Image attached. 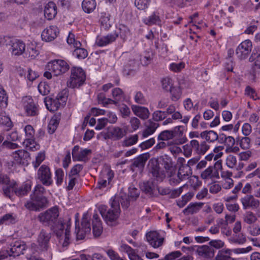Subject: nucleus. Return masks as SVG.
I'll list each match as a JSON object with an SVG mask.
<instances>
[{
    "label": "nucleus",
    "mask_w": 260,
    "mask_h": 260,
    "mask_svg": "<svg viewBox=\"0 0 260 260\" xmlns=\"http://www.w3.org/2000/svg\"><path fill=\"white\" fill-rule=\"evenodd\" d=\"M25 47V44L23 41L14 39L11 43V47L9 48V50L13 55L19 56L24 53Z\"/></svg>",
    "instance_id": "ddd939ff"
},
{
    "label": "nucleus",
    "mask_w": 260,
    "mask_h": 260,
    "mask_svg": "<svg viewBox=\"0 0 260 260\" xmlns=\"http://www.w3.org/2000/svg\"><path fill=\"white\" fill-rule=\"evenodd\" d=\"M203 205V204L201 203H190L183 210V213L185 215L196 213L201 209Z\"/></svg>",
    "instance_id": "2f4dec72"
},
{
    "label": "nucleus",
    "mask_w": 260,
    "mask_h": 260,
    "mask_svg": "<svg viewBox=\"0 0 260 260\" xmlns=\"http://www.w3.org/2000/svg\"><path fill=\"white\" fill-rule=\"evenodd\" d=\"M57 14L56 7L54 3L49 2L45 7L44 16L48 20L53 19Z\"/></svg>",
    "instance_id": "a878e982"
},
{
    "label": "nucleus",
    "mask_w": 260,
    "mask_h": 260,
    "mask_svg": "<svg viewBox=\"0 0 260 260\" xmlns=\"http://www.w3.org/2000/svg\"><path fill=\"white\" fill-rule=\"evenodd\" d=\"M24 53L26 56L31 58H35L39 54V51L36 48V46L33 44L28 45L26 51H25Z\"/></svg>",
    "instance_id": "09e8293b"
},
{
    "label": "nucleus",
    "mask_w": 260,
    "mask_h": 260,
    "mask_svg": "<svg viewBox=\"0 0 260 260\" xmlns=\"http://www.w3.org/2000/svg\"><path fill=\"white\" fill-rule=\"evenodd\" d=\"M252 47V43L249 40L242 42L236 49V54L238 57L240 59L246 58L251 51Z\"/></svg>",
    "instance_id": "9d476101"
},
{
    "label": "nucleus",
    "mask_w": 260,
    "mask_h": 260,
    "mask_svg": "<svg viewBox=\"0 0 260 260\" xmlns=\"http://www.w3.org/2000/svg\"><path fill=\"white\" fill-rule=\"evenodd\" d=\"M249 61H254L253 67V72H255L257 69H260V47L255 48L249 58Z\"/></svg>",
    "instance_id": "c756f323"
},
{
    "label": "nucleus",
    "mask_w": 260,
    "mask_h": 260,
    "mask_svg": "<svg viewBox=\"0 0 260 260\" xmlns=\"http://www.w3.org/2000/svg\"><path fill=\"white\" fill-rule=\"evenodd\" d=\"M240 201L244 210L249 208L257 209L260 205V201L252 195H246Z\"/></svg>",
    "instance_id": "f8f14e48"
},
{
    "label": "nucleus",
    "mask_w": 260,
    "mask_h": 260,
    "mask_svg": "<svg viewBox=\"0 0 260 260\" xmlns=\"http://www.w3.org/2000/svg\"><path fill=\"white\" fill-rule=\"evenodd\" d=\"M158 126V123L152 121L151 119L148 120L145 123L146 128L142 132L143 137L146 138L153 134Z\"/></svg>",
    "instance_id": "412c9836"
},
{
    "label": "nucleus",
    "mask_w": 260,
    "mask_h": 260,
    "mask_svg": "<svg viewBox=\"0 0 260 260\" xmlns=\"http://www.w3.org/2000/svg\"><path fill=\"white\" fill-rule=\"evenodd\" d=\"M150 172L153 177L158 181H162L166 177L165 171L161 170L157 164H153L150 166Z\"/></svg>",
    "instance_id": "b1692460"
},
{
    "label": "nucleus",
    "mask_w": 260,
    "mask_h": 260,
    "mask_svg": "<svg viewBox=\"0 0 260 260\" xmlns=\"http://www.w3.org/2000/svg\"><path fill=\"white\" fill-rule=\"evenodd\" d=\"M9 251V256H16L24 253L26 250V246L25 243L21 241H16L11 245Z\"/></svg>",
    "instance_id": "dca6fc26"
},
{
    "label": "nucleus",
    "mask_w": 260,
    "mask_h": 260,
    "mask_svg": "<svg viewBox=\"0 0 260 260\" xmlns=\"http://www.w3.org/2000/svg\"><path fill=\"white\" fill-rule=\"evenodd\" d=\"M81 43L76 42L75 43V49L73 52V55L79 59H84L87 57L88 53L86 49L81 48Z\"/></svg>",
    "instance_id": "72a5a7b5"
},
{
    "label": "nucleus",
    "mask_w": 260,
    "mask_h": 260,
    "mask_svg": "<svg viewBox=\"0 0 260 260\" xmlns=\"http://www.w3.org/2000/svg\"><path fill=\"white\" fill-rule=\"evenodd\" d=\"M38 88L40 93L42 95H47L50 92V86L45 82H41Z\"/></svg>",
    "instance_id": "69168bd1"
},
{
    "label": "nucleus",
    "mask_w": 260,
    "mask_h": 260,
    "mask_svg": "<svg viewBox=\"0 0 260 260\" xmlns=\"http://www.w3.org/2000/svg\"><path fill=\"white\" fill-rule=\"evenodd\" d=\"M171 93V99L173 101H177L181 95V90L179 87H172L169 91Z\"/></svg>",
    "instance_id": "3c124183"
},
{
    "label": "nucleus",
    "mask_w": 260,
    "mask_h": 260,
    "mask_svg": "<svg viewBox=\"0 0 260 260\" xmlns=\"http://www.w3.org/2000/svg\"><path fill=\"white\" fill-rule=\"evenodd\" d=\"M231 255V250L223 249L218 252L214 260H234Z\"/></svg>",
    "instance_id": "ea45409f"
},
{
    "label": "nucleus",
    "mask_w": 260,
    "mask_h": 260,
    "mask_svg": "<svg viewBox=\"0 0 260 260\" xmlns=\"http://www.w3.org/2000/svg\"><path fill=\"white\" fill-rule=\"evenodd\" d=\"M17 218L13 214H7L0 219V224H14L16 222Z\"/></svg>",
    "instance_id": "49530a36"
},
{
    "label": "nucleus",
    "mask_w": 260,
    "mask_h": 260,
    "mask_svg": "<svg viewBox=\"0 0 260 260\" xmlns=\"http://www.w3.org/2000/svg\"><path fill=\"white\" fill-rule=\"evenodd\" d=\"M178 175L183 180L187 179L191 174V170L188 165H181L178 172Z\"/></svg>",
    "instance_id": "c9c22d12"
},
{
    "label": "nucleus",
    "mask_w": 260,
    "mask_h": 260,
    "mask_svg": "<svg viewBox=\"0 0 260 260\" xmlns=\"http://www.w3.org/2000/svg\"><path fill=\"white\" fill-rule=\"evenodd\" d=\"M24 109L27 116H35L38 114V108L32 99H29L24 105Z\"/></svg>",
    "instance_id": "cd10ccee"
},
{
    "label": "nucleus",
    "mask_w": 260,
    "mask_h": 260,
    "mask_svg": "<svg viewBox=\"0 0 260 260\" xmlns=\"http://www.w3.org/2000/svg\"><path fill=\"white\" fill-rule=\"evenodd\" d=\"M150 0H135V5L139 10L147 9L149 5Z\"/></svg>",
    "instance_id": "680f3d73"
},
{
    "label": "nucleus",
    "mask_w": 260,
    "mask_h": 260,
    "mask_svg": "<svg viewBox=\"0 0 260 260\" xmlns=\"http://www.w3.org/2000/svg\"><path fill=\"white\" fill-rule=\"evenodd\" d=\"M59 122L56 118L52 117L48 125V131L50 134L54 133L56 129Z\"/></svg>",
    "instance_id": "603ef678"
},
{
    "label": "nucleus",
    "mask_w": 260,
    "mask_h": 260,
    "mask_svg": "<svg viewBox=\"0 0 260 260\" xmlns=\"http://www.w3.org/2000/svg\"><path fill=\"white\" fill-rule=\"evenodd\" d=\"M58 34V28L56 26L51 25L43 31L41 37L43 40L50 42L54 40Z\"/></svg>",
    "instance_id": "4468645a"
},
{
    "label": "nucleus",
    "mask_w": 260,
    "mask_h": 260,
    "mask_svg": "<svg viewBox=\"0 0 260 260\" xmlns=\"http://www.w3.org/2000/svg\"><path fill=\"white\" fill-rule=\"evenodd\" d=\"M149 157L150 154L149 153H145L140 155L138 157L133 159V163L131 166V169L133 171H135L136 168H138L139 170H142Z\"/></svg>",
    "instance_id": "2eb2a0df"
},
{
    "label": "nucleus",
    "mask_w": 260,
    "mask_h": 260,
    "mask_svg": "<svg viewBox=\"0 0 260 260\" xmlns=\"http://www.w3.org/2000/svg\"><path fill=\"white\" fill-rule=\"evenodd\" d=\"M90 223L89 222L87 214H84L82 217L81 225H77L76 222L75 234L77 240L83 239L86 235L90 232Z\"/></svg>",
    "instance_id": "423d86ee"
},
{
    "label": "nucleus",
    "mask_w": 260,
    "mask_h": 260,
    "mask_svg": "<svg viewBox=\"0 0 260 260\" xmlns=\"http://www.w3.org/2000/svg\"><path fill=\"white\" fill-rule=\"evenodd\" d=\"M168 175L169 177V183L172 185H176L181 181H182V179L180 178L178 174H176L175 173H170Z\"/></svg>",
    "instance_id": "4d7b16f0"
},
{
    "label": "nucleus",
    "mask_w": 260,
    "mask_h": 260,
    "mask_svg": "<svg viewBox=\"0 0 260 260\" xmlns=\"http://www.w3.org/2000/svg\"><path fill=\"white\" fill-rule=\"evenodd\" d=\"M139 137L137 134L126 137L121 141V145L123 147H130L136 144L138 141Z\"/></svg>",
    "instance_id": "c03bdc74"
},
{
    "label": "nucleus",
    "mask_w": 260,
    "mask_h": 260,
    "mask_svg": "<svg viewBox=\"0 0 260 260\" xmlns=\"http://www.w3.org/2000/svg\"><path fill=\"white\" fill-rule=\"evenodd\" d=\"M153 53L151 49L144 51L141 55L140 60L144 66L149 64L153 58Z\"/></svg>",
    "instance_id": "e433bc0d"
},
{
    "label": "nucleus",
    "mask_w": 260,
    "mask_h": 260,
    "mask_svg": "<svg viewBox=\"0 0 260 260\" xmlns=\"http://www.w3.org/2000/svg\"><path fill=\"white\" fill-rule=\"evenodd\" d=\"M119 35L120 38L125 40L130 35V31L128 27L124 25H120L119 27Z\"/></svg>",
    "instance_id": "6e6d98bb"
},
{
    "label": "nucleus",
    "mask_w": 260,
    "mask_h": 260,
    "mask_svg": "<svg viewBox=\"0 0 260 260\" xmlns=\"http://www.w3.org/2000/svg\"><path fill=\"white\" fill-rule=\"evenodd\" d=\"M118 36V34L115 32L108 35L106 36L98 37L96 40V44L99 46H106L114 42Z\"/></svg>",
    "instance_id": "6ab92c4d"
},
{
    "label": "nucleus",
    "mask_w": 260,
    "mask_h": 260,
    "mask_svg": "<svg viewBox=\"0 0 260 260\" xmlns=\"http://www.w3.org/2000/svg\"><path fill=\"white\" fill-rule=\"evenodd\" d=\"M112 96L113 99L118 102L123 98L124 94L120 88H115L112 90Z\"/></svg>",
    "instance_id": "0e129e2a"
},
{
    "label": "nucleus",
    "mask_w": 260,
    "mask_h": 260,
    "mask_svg": "<svg viewBox=\"0 0 260 260\" xmlns=\"http://www.w3.org/2000/svg\"><path fill=\"white\" fill-rule=\"evenodd\" d=\"M45 192V188L41 185L39 184L36 186L32 193L30 194L35 197H45L43 194Z\"/></svg>",
    "instance_id": "13d9d810"
},
{
    "label": "nucleus",
    "mask_w": 260,
    "mask_h": 260,
    "mask_svg": "<svg viewBox=\"0 0 260 260\" xmlns=\"http://www.w3.org/2000/svg\"><path fill=\"white\" fill-rule=\"evenodd\" d=\"M134 100L136 103L141 105H145L147 102V99L141 91H138L136 93Z\"/></svg>",
    "instance_id": "052dcab7"
},
{
    "label": "nucleus",
    "mask_w": 260,
    "mask_h": 260,
    "mask_svg": "<svg viewBox=\"0 0 260 260\" xmlns=\"http://www.w3.org/2000/svg\"><path fill=\"white\" fill-rule=\"evenodd\" d=\"M118 203V205L120 206L119 203L120 202L122 208H127L129 206L130 202L131 201H133L129 196L126 195L124 193H121L119 195H116L114 196V197L111 199L112 202L114 201H116Z\"/></svg>",
    "instance_id": "aec40b11"
},
{
    "label": "nucleus",
    "mask_w": 260,
    "mask_h": 260,
    "mask_svg": "<svg viewBox=\"0 0 260 260\" xmlns=\"http://www.w3.org/2000/svg\"><path fill=\"white\" fill-rule=\"evenodd\" d=\"M100 213L103 218L108 224L112 225L113 222L118 218L120 212V206L116 201H111V208L108 210L105 206L100 208Z\"/></svg>",
    "instance_id": "7ed1b4c3"
},
{
    "label": "nucleus",
    "mask_w": 260,
    "mask_h": 260,
    "mask_svg": "<svg viewBox=\"0 0 260 260\" xmlns=\"http://www.w3.org/2000/svg\"><path fill=\"white\" fill-rule=\"evenodd\" d=\"M162 88L167 91H169L173 87V81L170 77H165L161 81Z\"/></svg>",
    "instance_id": "864d4df0"
},
{
    "label": "nucleus",
    "mask_w": 260,
    "mask_h": 260,
    "mask_svg": "<svg viewBox=\"0 0 260 260\" xmlns=\"http://www.w3.org/2000/svg\"><path fill=\"white\" fill-rule=\"evenodd\" d=\"M0 184L3 185L2 190L4 195L11 199L13 192H15L17 183L14 180H10L9 177L5 174L0 173Z\"/></svg>",
    "instance_id": "39448f33"
},
{
    "label": "nucleus",
    "mask_w": 260,
    "mask_h": 260,
    "mask_svg": "<svg viewBox=\"0 0 260 260\" xmlns=\"http://www.w3.org/2000/svg\"><path fill=\"white\" fill-rule=\"evenodd\" d=\"M44 102L48 110L54 112L57 111L60 107H62L57 99L46 97Z\"/></svg>",
    "instance_id": "393cba45"
},
{
    "label": "nucleus",
    "mask_w": 260,
    "mask_h": 260,
    "mask_svg": "<svg viewBox=\"0 0 260 260\" xmlns=\"http://www.w3.org/2000/svg\"><path fill=\"white\" fill-rule=\"evenodd\" d=\"M71 72V76L67 82V86L72 88H78L85 80V72L79 67L72 68Z\"/></svg>",
    "instance_id": "20e7f679"
},
{
    "label": "nucleus",
    "mask_w": 260,
    "mask_h": 260,
    "mask_svg": "<svg viewBox=\"0 0 260 260\" xmlns=\"http://www.w3.org/2000/svg\"><path fill=\"white\" fill-rule=\"evenodd\" d=\"M257 218L252 212L247 211L244 215L243 220L245 222L251 224L255 222Z\"/></svg>",
    "instance_id": "8fccbe9b"
},
{
    "label": "nucleus",
    "mask_w": 260,
    "mask_h": 260,
    "mask_svg": "<svg viewBox=\"0 0 260 260\" xmlns=\"http://www.w3.org/2000/svg\"><path fill=\"white\" fill-rule=\"evenodd\" d=\"M96 4L95 0H84L82 4L83 10L85 12L90 13L95 9Z\"/></svg>",
    "instance_id": "58836bf2"
},
{
    "label": "nucleus",
    "mask_w": 260,
    "mask_h": 260,
    "mask_svg": "<svg viewBox=\"0 0 260 260\" xmlns=\"http://www.w3.org/2000/svg\"><path fill=\"white\" fill-rule=\"evenodd\" d=\"M92 231L95 237L100 236L103 232L101 221L97 214H94L93 216Z\"/></svg>",
    "instance_id": "c85d7f7f"
},
{
    "label": "nucleus",
    "mask_w": 260,
    "mask_h": 260,
    "mask_svg": "<svg viewBox=\"0 0 260 260\" xmlns=\"http://www.w3.org/2000/svg\"><path fill=\"white\" fill-rule=\"evenodd\" d=\"M13 39L9 37L4 36L0 37V46L2 47H9L11 46V43H12Z\"/></svg>",
    "instance_id": "338daca9"
},
{
    "label": "nucleus",
    "mask_w": 260,
    "mask_h": 260,
    "mask_svg": "<svg viewBox=\"0 0 260 260\" xmlns=\"http://www.w3.org/2000/svg\"><path fill=\"white\" fill-rule=\"evenodd\" d=\"M143 22L147 25H159L161 23L160 13L158 10L154 11L149 16L143 19Z\"/></svg>",
    "instance_id": "5701e85b"
},
{
    "label": "nucleus",
    "mask_w": 260,
    "mask_h": 260,
    "mask_svg": "<svg viewBox=\"0 0 260 260\" xmlns=\"http://www.w3.org/2000/svg\"><path fill=\"white\" fill-rule=\"evenodd\" d=\"M140 187L143 191L146 193L151 194L153 191V184L151 182L146 181L144 182L140 185Z\"/></svg>",
    "instance_id": "5fc2aeb1"
},
{
    "label": "nucleus",
    "mask_w": 260,
    "mask_h": 260,
    "mask_svg": "<svg viewBox=\"0 0 260 260\" xmlns=\"http://www.w3.org/2000/svg\"><path fill=\"white\" fill-rule=\"evenodd\" d=\"M192 249L195 250L199 256L205 259H211L214 256V249L208 245L196 246Z\"/></svg>",
    "instance_id": "9b49d317"
},
{
    "label": "nucleus",
    "mask_w": 260,
    "mask_h": 260,
    "mask_svg": "<svg viewBox=\"0 0 260 260\" xmlns=\"http://www.w3.org/2000/svg\"><path fill=\"white\" fill-rule=\"evenodd\" d=\"M132 109L134 113L142 119H146L149 116L150 112L147 108L133 105L132 106Z\"/></svg>",
    "instance_id": "4be33fe9"
},
{
    "label": "nucleus",
    "mask_w": 260,
    "mask_h": 260,
    "mask_svg": "<svg viewBox=\"0 0 260 260\" xmlns=\"http://www.w3.org/2000/svg\"><path fill=\"white\" fill-rule=\"evenodd\" d=\"M51 237L50 233L43 229L41 231L38 236V242L42 250H47Z\"/></svg>",
    "instance_id": "f3484780"
},
{
    "label": "nucleus",
    "mask_w": 260,
    "mask_h": 260,
    "mask_svg": "<svg viewBox=\"0 0 260 260\" xmlns=\"http://www.w3.org/2000/svg\"><path fill=\"white\" fill-rule=\"evenodd\" d=\"M38 178L46 186H50L53 183L50 169L45 165H42L37 172Z\"/></svg>",
    "instance_id": "6e6552de"
},
{
    "label": "nucleus",
    "mask_w": 260,
    "mask_h": 260,
    "mask_svg": "<svg viewBox=\"0 0 260 260\" xmlns=\"http://www.w3.org/2000/svg\"><path fill=\"white\" fill-rule=\"evenodd\" d=\"M201 137L207 142L211 143L217 141L218 135L213 131H206L201 133Z\"/></svg>",
    "instance_id": "4c0bfd02"
},
{
    "label": "nucleus",
    "mask_w": 260,
    "mask_h": 260,
    "mask_svg": "<svg viewBox=\"0 0 260 260\" xmlns=\"http://www.w3.org/2000/svg\"><path fill=\"white\" fill-rule=\"evenodd\" d=\"M11 156L16 164L22 166H27L30 159L29 153L23 149L13 152Z\"/></svg>",
    "instance_id": "1a4fd4ad"
},
{
    "label": "nucleus",
    "mask_w": 260,
    "mask_h": 260,
    "mask_svg": "<svg viewBox=\"0 0 260 260\" xmlns=\"http://www.w3.org/2000/svg\"><path fill=\"white\" fill-rule=\"evenodd\" d=\"M147 241L153 247L157 248L160 246L163 243L164 239L160 237L156 232H150L146 234Z\"/></svg>",
    "instance_id": "a211bd4d"
},
{
    "label": "nucleus",
    "mask_w": 260,
    "mask_h": 260,
    "mask_svg": "<svg viewBox=\"0 0 260 260\" xmlns=\"http://www.w3.org/2000/svg\"><path fill=\"white\" fill-rule=\"evenodd\" d=\"M138 64L135 59H130L124 66L123 72L125 75H131L138 69Z\"/></svg>",
    "instance_id": "7c9ffc66"
},
{
    "label": "nucleus",
    "mask_w": 260,
    "mask_h": 260,
    "mask_svg": "<svg viewBox=\"0 0 260 260\" xmlns=\"http://www.w3.org/2000/svg\"><path fill=\"white\" fill-rule=\"evenodd\" d=\"M31 184L30 183H26L21 187L17 188L15 186V193L18 196H22L26 194L30 190Z\"/></svg>",
    "instance_id": "a18cd8bd"
},
{
    "label": "nucleus",
    "mask_w": 260,
    "mask_h": 260,
    "mask_svg": "<svg viewBox=\"0 0 260 260\" xmlns=\"http://www.w3.org/2000/svg\"><path fill=\"white\" fill-rule=\"evenodd\" d=\"M91 153V150L88 149H81L73 158L74 160L86 162L88 160V155Z\"/></svg>",
    "instance_id": "79ce46f5"
},
{
    "label": "nucleus",
    "mask_w": 260,
    "mask_h": 260,
    "mask_svg": "<svg viewBox=\"0 0 260 260\" xmlns=\"http://www.w3.org/2000/svg\"><path fill=\"white\" fill-rule=\"evenodd\" d=\"M59 209L54 206L41 213L38 218L44 225L49 226L57 236L59 243L65 247L70 243L71 223L69 218H59Z\"/></svg>",
    "instance_id": "f257e3e1"
},
{
    "label": "nucleus",
    "mask_w": 260,
    "mask_h": 260,
    "mask_svg": "<svg viewBox=\"0 0 260 260\" xmlns=\"http://www.w3.org/2000/svg\"><path fill=\"white\" fill-rule=\"evenodd\" d=\"M237 162V160L235 156L229 155L227 156L226 159V165L229 168H235L236 167Z\"/></svg>",
    "instance_id": "e2e57ef3"
},
{
    "label": "nucleus",
    "mask_w": 260,
    "mask_h": 260,
    "mask_svg": "<svg viewBox=\"0 0 260 260\" xmlns=\"http://www.w3.org/2000/svg\"><path fill=\"white\" fill-rule=\"evenodd\" d=\"M29 253L27 255V258L29 260H44L39 255V251L37 247L35 244L31 245L29 249Z\"/></svg>",
    "instance_id": "37998d69"
},
{
    "label": "nucleus",
    "mask_w": 260,
    "mask_h": 260,
    "mask_svg": "<svg viewBox=\"0 0 260 260\" xmlns=\"http://www.w3.org/2000/svg\"><path fill=\"white\" fill-rule=\"evenodd\" d=\"M153 119L156 121H161L165 119L167 116L164 111L157 110L152 114Z\"/></svg>",
    "instance_id": "774afa93"
},
{
    "label": "nucleus",
    "mask_w": 260,
    "mask_h": 260,
    "mask_svg": "<svg viewBox=\"0 0 260 260\" xmlns=\"http://www.w3.org/2000/svg\"><path fill=\"white\" fill-rule=\"evenodd\" d=\"M201 177L204 180H209L212 178H219L218 171H214V168L210 166L204 170L201 174Z\"/></svg>",
    "instance_id": "bb28decb"
},
{
    "label": "nucleus",
    "mask_w": 260,
    "mask_h": 260,
    "mask_svg": "<svg viewBox=\"0 0 260 260\" xmlns=\"http://www.w3.org/2000/svg\"><path fill=\"white\" fill-rule=\"evenodd\" d=\"M49 71L44 73V76L48 79H50L54 76H58L65 73L69 70V64L63 60H54L48 64Z\"/></svg>",
    "instance_id": "f03ea898"
},
{
    "label": "nucleus",
    "mask_w": 260,
    "mask_h": 260,
    "mask_svg": "<svg viewBox=\"0 0 260 260\" xmlns=\"http://www.w3.org/2000/svg\"><path fill=\"white\" fill-rule=\"evenodd\" d=\"M23 144L27 149L32 151L38 150L40 148V145L34 138L25 139L23 142Z\"/></svg>",
    "instance_id": "a19ab883"
},
{
    "label": "nucleus",
    "mask_w": 260,
    "mask_h": 260,
    "mask_svg": "<svg viewBox=\"0 0 260 260\" xmlns=\"http://www.w3.org/2000/svg\"><path fill=\"white\" fill-rule=\"evenodd\" d=\"M48 203L46 197H35L30 195L29 200L27 201L25 204V207L32 211H39L43 208Z\"/></svg>",
    "instance_id": "0eeeda50"
},
{
    "label": "nucleus",
    "mask_w": 260,
    "mask_h": 260,
    "mask_svg": "<svg viewBox=\"0 0 260 260\" xmlns=\"http://www.w3.org/2000/svg\"><path fill=\"white\" fill-rule=\"evenodd\" d=\"M109 134L112 138L115 140H119L124 137L126 132L119 127L114 126L110 129Z\"/></svg>",
    "instance_id": "f704fd0d"
},
{
    "label": "nucleus",
    "mask_w": 260,
    "mask_h": 260,
    "mask_svg": "<svg viewBox=\"0 0 260 260\" xmlns=\"http://www.w3.org/2000/svg\"><path fill=\"white\" fill-rule=\"evenodd\" d=\"M0 125L6 126L9 128L12 127L13 124L10 118L5 112L0 113Z\"/></svg>",
    "instance_id": "de8ad7c7"
},
{
    "label": "nucleus",
    "mask_w": 260,
    "mask_h": 260,
    "mask_svg": "<svg viewBox=\"0 0 260 260\" xmlns=\"http://www.w3.org/2000/svg\"><path fill=\"white\" fill-rule=\"evenodd\" d=\"M176 127L175 129L177 128ZM178 128L179 129L180 127L178 126ZM175 129L174 130H165L161 132L158 136V140L159 141H168L170 140L173 139L175 137Z\"/></svg>",
    "instance_id": "473e14b6"
},
{
    "label": "nucleus",
    "mask_w": 260,
    "mask_h": 260,
    "mask_svg": "<svg viewBox=\"0 0 260 260\" xmlns=\"http://www.w3.org/2000/svg\"><path fill=\"white\" fill-rule=\"evenodd\" d=\"M8 104V96L6 91L0 86V107L5 108Z\"/></svg>",
    "instance_id": "bf43d9fd"
}]
</instances>
